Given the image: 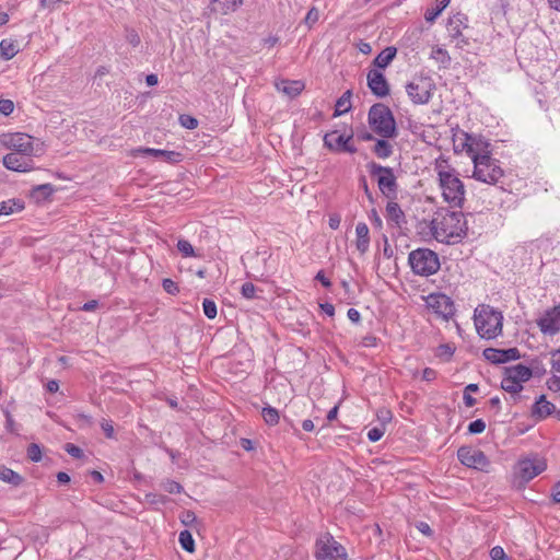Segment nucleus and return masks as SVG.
<instances>
[{
  "instance_id": "7ed1b4c3",
  "label": "nucleus",
  "mask_w": 560,
  "mask_h": 560,
  "mask_svg": "<svg viewBox=\"0 0 560 560\" xmlns=\"http://www.w3.org/2000/svg\"><path fill=\"white\" fill-rule=\"evenodd\" d=\"M474 322L481 338L494 339L502 334L503 314L490 305H478L474 312Z\"/></svg>"
},
{
  "instance_id": "79ce46f5",
  "label": "nucleus",
  "mask_w": 560,
  "mask_h": 560,
  "mask_svg": "<svg viewBox=\"0 0 560 560\" xmlns=\"http://www.w3.org/2000/svg\"><path fill=\"white\" fill-rule=\"evenodd\" d=\"M177 249L182 253L184 257H192L195 256V250L192 245L186 240H179L177 242Z\"/></svg>"
},
{
  "instance_id": "ddd939ff",
  "label": "nucleus",
  "mask_w": 560,
  "mask_h": 560,
  "mask_svg": "<svg viewBox=\"0 0 560 560\" xmlns=\"http://www.w3.org/2000/svg\"><path fill=\"white\" fill-rule=\"evenodd\" d=\"M537 327L545 336H555L560 332V304L544 311L536 319Z\"/></svg>"
},
{
  "instance_id": "69168bd1",
  "label": "nucleus",
  "mask_w": 560,
  "mask_h": 560,
  "mask_svg": "<svg viewBox=\"0 0 560 560\" xmlns=\"http://www.w3.org/2000/svg\"><path fill=\"white\" fill-rule=\"evenodd\" d=\"M145 499L150 503H165L166 502V498L164 495H158L154 493H148L145 495Z\"/></svg>"
},
{
  "instance_id": "0eeeda50",
  "label": "nucleus",
  "mask_w": 560,
  "mask_h": 560,
  "mask_svg": "<svg viewBox=\"0 0 560 560\" xmlns=\"http://www.w3.org/2000/svg\"><path fill=\"white\" fill-rule=\"evenodd\" d=\"M366 167L370 175L376 179L378 189L382 195L387 199H396L398 184L394 174V170L375 162H370Z\"/></svg>"
},
{
  "instance_id": "c03bdc74",
  "label": "nucleus",
  "mask_w": 560,
  "mask_h": 560,
  "mask_svg": "<svg viewBox=\"0 0 560 560\" xmlns=\"http://www.w3.org/2000/svg\"><path fill=\"white\" fill-rule=\"evenodd\" d=\"M486 429V422L482 419H477L469 423L468 432L470 434H480Z\"/></svg>"
},
{
  "instance_id": "f3484780",
  "label": "nucleus",
  "mask_w": 560,
  "mask_h": 560,
  "mask_svg": "<svg viewBox=\"0 0 560 560\" xmlns=\"http://www.w3.org/2000/svg\"><path fill=\"white\" fill-rule=\"evenodd\" d=\"M462 136L464 137H459V139L469 141L468 155L471 158L472 162L474 159L479 156L491 155L490 143L485 137L468 132L463 133Z\"/></svg>"
},
{
  "instance_id": "603ef678",
  "label": "nucleus",
  "mask_w": 560,
  "mask_h": 560,
  "mask_svg": "<svg viewBox=\"0 0 560 560\" xmlns=\"http://www.w3.org/2000/svg\"><path fill=\"white\" fill-rule=\"evenodd\" d=\"M197 521V517H196V514L192 512V511H184L180 515V522L185 525V526H190L191 524H194L195 522Z\"/></svg>"
},
{
  "instance_id": "9d476101",
  "label": "nucleus",
  "mask_w": 560,
  "mask_h": 560,
  "mask_svg": "<svg viewBox=\"0 0 560 560\" xmlns=\"http://www.w3.org/2000/svg\"><path fill=\"white\" fill-rule=\"evenodd\" d=\"M316 560H348L345 547L331 535L326 534L316 541Z\"/></svg>"
},
{
  "instance_id": "b1692460",
  "label": "nucleus",
  "mask_w": 560,
  "mask_h": 560,
  "mask_svg": "<svg viewBox=\"0 0 560 560\" xmlns=\"http://www.w3.org/2000/svg\"><path fill=\"white\" fill-rule=\"evenodd\" d=\"M467 16L463 13H456L448 19L446 28L452 39H457L463 35V30L467 26Z\"/></svg>"
},
{
  "instance_id": "49530a36",
  "label": "nucleus",
  "mask_w": 560,
  "mask_h": 560,
  "mask_svg": "<svg viewBox=\"0 0 560 560\" xmlns=\"http://www.w3.org/2000/svg\"><path fill=\"white\" fill-rule=\"evenodd\" d=\"M385 433L384 427H375L368 432V439L371 442H377L382 439Z\"/></svg>"
},
{
  "instance_id": "2f4dec72",
  "label": "nucleus",
  "mask_w": 560,
  "mask_h": 560,
  "mask_svg": "<svg viewBox=\"0 0 560 560\" xmlns=\"http://www.w3.org/2000/svg\"><path fill=\"white\" fill-rule=\"evenodd\" d=\"M0 480L5 483L19 487L23 482V477L16 471L5 466L0 467Z\"/></svg>"
},
{
  "instance_id": "f03ea898",
  "label": "nucleus",
  "mask_w": 560,
  "mask_h": 560,
  "mask_svg": "<svg viewBox=\"0 0 560 560\" xmlns=\"http://www.w3.org/2000/svg\"><path fill=\"white\" fill-rule=\"evenodd\" d=\"M435 171L443 200L453 208H462L464 206L466 190L457 171L448 166L445 161H438Z\"/></svg>"
},
{
  "instance_id": "7c9ffc66",
  "label": "nucleus",
  "mask_w": 560,
  "mask_h": 560,
  "mask_svg": "<svg viewBox=\"0 0 560 560\" xmlns=\"http://www.w3.org/2000/svg\"><path fill=\"white\" fill-rule=\"evenodd\" d=\"M19 52V45L13 39H2L0 42V58L11 60Z\"/></svg>"
},
{
  "instance_id": "a878e982",
  "label": "nucleus",
  "mask_w": 560,
  "mask_h": 560,
  "mask_svg": "<svg viewBox=\"0 0 560 560\" xmlns=\"http://www.w3.org/2000/svg\"><path fill=\"white\" fill-rule=\"evenodd\" d=\"M355 247L360 254H365L370 247V231L364 222H359L355 226Z\"/></svg>"
},
{
  "instance_id": "cd10ccee",
  "label": "nucleus",
  "mask_w": 560,
  "mask_h": 560,
  "mask_svg": "<svg viewBox=\"0 0 560 560\" xmlns=\"http://www.w3.org/2000/svg\"><path fill=\"white\" fill-rule=\"evenodd\" d=\"M243 3V0H211V11L222 15L235 12Z\"/></svg>"
},
{
  "instance_id": "c9c22d12",
  "label": "nucleus",
  "mask_w": 560,
  "mask_h": 560,
  "mask_svg": "<svg viewBox=\"0 0 560 560\" xmlns=\"http://www.w3.org/2000/svg\"><path fill=\"white\" fill-rule=\"evenodd\" d=\"M261 417L268 425H276L280 420L279 411L271 406H266L262 408Z\"/></svg>"
},
{
  "instance_id": "f257e3e1",
  "label": "nucleus",
  "mask_w": 560,
  "mask_h": 560,
  "mask_svg": "<svg viewBox=\"0 0 560 560\" xmlns=\"http://www.w3.org/2000/svg\"><path fill=\"white\" fill-rule=\"evenodd\" d=\"M430 231L438 242L453 244L466 235L467 222L463 212L442 209L434 213Z\"/></svg>"
},
{
  "instance_id": "20e7f679",
  "label": "nucleus",
  "mask_w": 560,
  "mask_h": 560,
  "mask_svg": "<svg viewBox=\"0 0 560 560\" xmlns=\"http://www.w3.org/2000/svg\"><path fill=\"white\" fill-rule=\"evenodd\" d=\"M368 124L372 131L381 138H395L398 135L394 115L390 108L383 103H376L370 107Z\"/></svg>"
},
{
  "instance_id": "473e14b6",
  "label": "nucleus",
  "mask_w": 560,
  "mask_h": 560,
  "mask_svg": "<svg viewBox=\"0 0 560 560\" xmlns=\"http://www.w3.org/2000/svg\"><path fill=\"white\" fill-rule=\"evenodd\" d=\"M351 96L350 90L346 91L336 102L334 116L338 117L351 109Z\"/></svg>"
},
{
  "instance_id": "c756f323",
  "label": "nucleus",
  "mask_w": 560,
  "mask_h": 560,
  "mask_svg": "<svg viewBox=\"0 0 560 560\" xmlns=\"http://www.w3.org/2000/svg\"><path fill=\"white\" fill-rule=\"evenodd\" d=\"M397 49L393 46L383 49L374 59L373 63L381 69H385L396 57Z\"/></svg>"
},
{
  "instance_id": "4468645a",
  "label": "nucleus",
  "mask_w": 560,
  "mask_h": 560,
  "mask_svg": "<svg viewBox=\"0 0 560 560\" xmlns=\"http://www.w3.org/2000/svg\"><path fill=\"white\" fill-rule=\"evenodd\" d=\"M458 460L469 468L483 470L489 466V459L480 450L469 446H462L457 451Z\"/></svg>"
},
{
  "instance_id": "5701e85b",
  "label": "nucleus",
  "mask_w": 560,
  "mask_h": 560,
  "mask_svg": "<svg viewBox=\"0 0 560 560\" xmlns=\"http://www.w3.org/2000/svg\"><path fill=\"white\" fill-rule=\"evenodd\" d=\"M550 364L553 375L547 380V386L550 390L560 392V349L551 352Z\"/></svg>"
},
{
  "instance_id": "a18cd8bd",
  "label": "nucleus",
  "mask_w": 560,
  "mask_h": 560,
  "mask_svg": "<svg viewBox=\"0 0 560 560\" xmlns=\"http://www.w3.org/2000/svg\"><path fill=\"white\" fill-rule=\"evenodd\" d=\"M241 292L245 299H254L256 293V287L252 282H245L241 288Z\"/></svg>"
},
{
  "instance_id": "c85d7f7f",
  "label": "nucleus",
  "mask_w": 560,
  "mask_h": 560,
  "mask_svg": "<svg viewBox=\"0 0 560 560\" xmlns=\"http://www.w3.org/2000/svg\"><path fill=\"white\" fill-rule=\"evenodd\" d=\"M389 138H381L375 140V144L372 148V152L382 160L389 158L393 152V145L388 141Z\"/></svg>"
},
{
  "instance_id": "5fc2aeb1",
  "label": "nucleus",
  "mask_w": 560,
  "mask_h": 560,
  "mask_svg": "<svg viewBox=\"0 0 560 560\" xmlns=\"http://www.w3.org/2000/svg\"><path fill=\"white\" fill-rule=\"evenodd\" d=\"M432 57L435 58L436 60H440L443 63L450 61V57L447 55V51L445 49H443V48H440V47L435 48L432 51Z\"/></svg>"
},
{
  "instance_id": "6ab92c4d",
  "label": "nucleus",
  "mask_w": 560,
  "mask_h": 560,
  "mask_svg": "<svg viewBox=\"0 0 560 560\" xmlns=\"http://www.w3.org/2000/svg\"><path fill=\"white\" fill-rule=\"evenodd\" d=\"M483 357L491 363L500 364L520 359L521 354L517 348L494 349L487 348L483 350Z\"/></svg>"
},
{
  "instance_id": "423d86ee",
  "label": "nucleus",
  "mask_w": 560,
  "mask_h": 560,
  "mask_svg": "<svg viewBox=\"0 0 560 560\" xmlns=\"http://www.w3.org/2000/svg\"><path fill=\"white\" fill-rule=\"evenodd\" d=\"M472 163V178L478 182L495 185L504 175L500 162L491 155L474 159Z\"/></svg>"
},
{
  "instance_id": "1a4fd4ad",
  "label": "nucleus",
  "mask_w": 560,
  "mask_h": 560,
  "mask_svg": "<svg viewBox=\"0 0 560 560\" xmlns=\"http://www.w3.org/2000/svg\"><path fill=\"white\" fill-rule=\"evenodd\" d=\"M435 90V83L429 75H417L406 84V92L410 101L416 105H424L430 102Z\"/></svg>"
},
{
  "instance_id": "e2e57ef3",
  "label": "nucleus",
  "mask_w": 560,
  "mask_h": 560,
  "mask_svg": "<svg viewBox=\"0 0 560 560\" xmlns=\"http://www.w3.org/2000/svg\"><path fill=\"white\" fill-rule=\"evenodd\" d=\"M436 371L431 368H425L422 372V380L427 382H432L436 378Z\"/></svg>"
},
{
  "instance_id": "4c0bfd02",
  "label": "nucleus",
  "mask_w": 560,
  "mask_h": 560,
  "mask_svg": "<svg viewBox=\"0 0 560 560\" xmlns=\"http://www.w3.org/2000/svg\"><path fill=\"white\" fill-rule=\"evenodd\" d=\"M23 209V203L21 201H15V200H7V201H1L0 202V215L4 214V215H8V214H11L13 213L15 210H22Z\"/></svg>"
},
{
  "instance_id": "338daca9",
  "label": "nucleus",
  "mask_w": 560,
  "mask_h": 560,
  "mask_svg": "<svg viewBox=\"0 0 560 560\" xmlns=\"http://www.w3.org/2000/svg\"><path fill=\"white\" fill-rule=\"evenodd\" d=\"M127 40L130 45L133 47L138 46L140 44V37L137 32L130 31L127 34Z\"/></svg>"
},
{
  "instance_id": "8fccbe9b",
  "label": "nucleus",
  "mask_w": 560,
  "mask_h": 560,
  "mask_svg": "<svg viewBox=\"0 0 560 560\" xmlns=\"http://www.w3.org/2000/svg\"><path fill=\"white\" fill-rule=\"evenodd\" d=\"M490 558L492 560H509L504 549L500 546H495L490 550Z\"/></svg>"
},
{
  "instance_id": "6e6d98bb",
  "label": "nucleus",
  "mask_w": 560,
  "mask_h": 560,
  "mask_svg": "<svg viewBox=\"0 0 560 560\" xmlns=\"http://www.w3.org/2000/svg\"><path fill=\"white\" fill-rule=\"evenodd\" d=\"M376 416L382 422V427L392 420V412L386 408L378 409Z\"/></svg>"
},
{
  "instance_id": "de8ad7c7",
  "label": "nucleus",
  "mask_w": 560,
  "mask_h": 560,
  "mask_svg": "<svg viewBox=\"0 0 560 560\" xmlns=\"http://www.w3.org/2000/svg\"><path fill=\"white\" fill-rule=\"evenodd\" d=\"M14 110V103L11 100H0V113L4 116H9Z\"/></svg>"
},
{
  "instance_id": "f8f14e48",
  "label": "nucleus",
  "mask_w": 560,
  "mask_h": 560,
  "mask_svg": "<svg viewBox=\"0 0 560 560\" xmlns=\"http://www.w3.org/2000/svg\"><path fill=\"white\" fill-rule=\"evenodd\" d=\"M0 144L15 153L31 156L34 153L33 137L23 132L3 133L0 136Z\"/></svg>"
},
{
  "instance_id": "13d9d810",
  "label": "nucleus",
  "mask_w": 560,
  "mask_h": 560,
  "mask_svg": "<svg viewBox=\"0 0 560 560\" xmlns=\"http://www.w3.org/2000/svg\"><path fill=\"white\" fill-rule=\"evenodd\" d=\"M369 219L371 221V223L377 228V229H382L383 226V221L381 219V217L378 215L376 209H372L370 214H369Z\"/></svg>"
},
{
  "instance_id": "680f3d73",
  "label": "nucleus",
  "mask_w": 560,
  "mask_h": 560,
  "mask_svg": "<svg viewBox=\"0 0 560 560\" xmlns=\"http://www.w3.org/2000/svg\"><path fill=\"white\" fill-rule=\"evenodd\" d=\"M417 529L422 533L423 535L430 537L433 535V530L431 529L430 525L425 522H418L416 524Z\"/></svg>"
},
{
  "instance_id": "a19ab883",
  "label": "nucleus",
  "mask_w": 560,
  "mask_h": 560,
  "mask_svg": "<svg viewBox=\"0 0 560 560\" xmlns=\"http://www.w3.org/2000/svg\"><path fill=\"white\" fill-rule=\"evenodd\" d=\"M162 488L168 493H180L184 490L179 482L171 479L164 480L162 482Z\"/></svg>"
},
{
  "instance_id": "9b49d317",
  "label": "nucleus",
  "mask_w": 560,
  "mask_h": 560,
  "mask_svg": "<svg viewBox=\"0 0 560 560\" xmlns=\"http://www.w3.org/2000/svg\"><path fill=\"white\" fill-rule=\"evenodd\" d=\"M547 468V463L538 456L520 459L514 469V477L520 483H527Z\"/></svg>"
},
{
  "instance_id": "4d7b16f0",
  "label": "nucleus",
  "mask_w": 560,
  "mask_h": 560,
  "mask_svg": "<svg viewBox=\"0 0 560 560\" xmlns=\"http://www.w3.org/2000/svg\"><path fill=\"white\" fill-rule=\"evenodd\" d=\"M318 18H319V13H318V10L316 8H312L306 16H305V23L308 25V26H312L314 23H316L318 21Z\"/></svg>"
},
{
  "instance_id": "052dcab7",
  "label": "nucleus",
  "mask_w": 560,
  "mask_h": 560,
  "mask_svg": "<svg viewBox=\"0 0 560 560\" xmlns=\"http://www.w3.org/2000/svg\"><path fill=\"white\" fill-rule=\"evenodd\" d=\"M101 428L103 429L105 435L108 438V439H112L114 436V427L112 424V421H108V420H103L101 422Z\"/></svg>"
},
{
  "instance_id": "f704fd0d",
  "label": "nucleus",
  "mask_w": 560,
  "mask_h": 560,
  "mask_svg": "<svg viewBox=\"0 0 560 560\" xmlns=\"http://www.w3.org/2000/svg\"><path fill=\"white\" fill-rule=\"evenodd\" d=\"M453 343H442L435 349V357L444 362H450L455 352Z\"/></svg>"
},
{
  "instance_id": "3c124183",
  "label": "nucleus",
  "mask_w": 560,
  "mask_h": 560,
  "mask_svg": "<svg viewBox=\"0 0 560 560\" xmlns=\"http://www.w3.org/2000/svg\"><path fill=\"white\" fill-rule=\"evenodd\" d=\"M179 120L182 126L187 129H195L198 126L197 119L189 115H182Z\"/></svg>"
},
{
  "instance_id": "37998d69",
  "label": "nucleus",
  "mask_w": 560,
  "mask_h": 560,
  "mask_svg": "<svg viewBox=\"0 0 560 560\" xmlns=\"http://www.w3.org/2000/svg\"><path fill=\"white\" fill-rule=\"evenodd\" d=\"M27 457L35 463L42 459V450L38 444L32 443L27 447Z\"/></svg>"
},
{
  "instance_id": "72a5a7b5",
  "label": "nucleus",
  "mask_w": 560,
  "mask_h": 560,
  "mask_svg": "<svg viewBox=\"0 0 560 560\" xmlns=\"http://www.w3.org/2000/svg\"><path fill=\"white\" fill-rule=\"evenodd\" d=\"M451 0H436L435 5L428 8L424 13L427 22H433L442 13V11L450 4Z\"/></svg>"
},
{
  "instance_id": "ea45409f",
  "label": "nucleus",
  "mask_w": 560,
  "mask_h": 560,
  "mask_svg": "<svg viewBox=\"0 0 560 560\" xmlns=\"http://www.w3.org/2000/svg\"><path fill=\"white\" fill-rule=\"evenodd\" d=\"M202 308H203L205 315L209 319L215 318L218 312H217V304L214 303V301H212L210 299H205L202 301Z\"/></svg>"
},
{
  "instance_id": "bb28decb",
  "label": "nucleus",
  "mask_w": 560,
  "mask_h": 560,
  "mask_svg": "<svg viewBox=\"0 0 560 560\" xmlns=\"http://www.w3.org/2000/svg\"><path fill=\"white\" fill-rule=\"evenodd\" d=\"M386 219L398 228L406 223L405 213L394 199H389L386 205Z\"/></svg>"
},
{
  "instance_id": "6e6552de",
  "label": "nucleus",
  "mask_w": 560,
  "mask_h": 560,
  "mask_svg": "<svg viewBox=\"0 0 560 560\" xmlns=\"http://www.w3.org/2000/svg\"><path fill=\"white\" fill-rule=\"evenodd\" d=\"M532 376V370L522 363L508 366L504 369L501 388L511 395H517L523 389V383Z\"/></svg>"
},
{
  "instance_id": "e433bc0d",
  "label": "nucleus",
  "mask_w": 560,
  "mask_h": 560,
  "mask_svg": "<svg viewBox=\"0 0 560 560\" xmlns=\"http://www.w3.org/2000/svg\"><path fill=\"white\" fill-rule=\"evenodd\" d=\"M178 541L180 544V547L186 550L187 552H194L195 551V540L192 538V535L189 530L185 529L179 533Z\"/></svg>"
},
{
  "instance_id": "864d4df0",
  "label": "nucleus",
  "mask_w": 560,
  "mask_h": 560,
  "mask_svg": "<svg viewBox=\"0 0 560 560\" xmlns=\"http://www.w3.org/2000/svg\"><path fill=\"white\" fill-rule=\"evenodd\" d=\"M65 450L70 456L74 458H81L83 456V451L72 443H67L65 445Z\"/></svg>"
},
{
  "instance_id": "412c9836",
  "label": "nucleus",
  "mask_w": 560,
  "mask_h": 560,
  "mask_svg": "<svg viewBox=\"0 0 560 560\" xmlns=\"http://www.w3.org/2000/svg\"><path fill=\"white\" fill-rule=\"evenodd\" d=\"M137 152L143 155H152L154 158L161 159L168 164H177L183 161V154L177 151H167L154 148H139Z\"/></svg>"
},
{
  "instance_id": "4be33fe9",
  "label": "nucleus",
  "mask_w": 560,
  "mask_h": 560,
  "mask_svg": "<svg viewBox=\"0 0 560 560\" xmlns=\"http://www.w3.org/2000/svg\"><path fill=\"white\" fill-rule=\"evenodd\" d=\"M275 86L278 92L287 95L290 98H294L301 94V92L305 88V84L301 80L281 79L279 81H276Z\"/></svg>"
},
{
  "instance_id": "58836bf2",
  "label": "nucleus",
  "mask_w": 560,
  "mask_h": 560,
  "mask_svg": "<svg viewBox=\"0 0 560 560\" xmlns=\"http://www.w3.org/2000/svg\"><path fill=\"white\" fill-rule=\"evenodd\" d=\"M463 133H467L464 130H458L453 136V144L455 152H466L468 154V145L469 141L462 140L459 137H463Z\"/></svg>"
},
{
  "instance_id": "0e129e2a",
  "label": "nucleus",
  "mask_w": 560,
  "mask_h": 560,
  "mask_svg": "<svg viewBox=\"0 0 560 560\" xmlns=\"http://www.w3.org/2000/svg\"><path fill=\"white\" fill-rule=\"evenodd\" d=\"M551 498L555 503L560 504V481H557L551 488Z\"/></svg>"
},
{
  "instance_id": "2eb2a0df",
  "label": "nucleus",
  "mask_w": 560,
  "mask_h": 560,
  "mask_svg": "<svg viewBox=\"0 0 560 560\" xmlns=\"http://www.w3.org/2000/svg\"><path fill=\"white\" fill-rule=\"evenodd\" d=\"M352 136L340 135L337 130L324 136V144L335 152L355 153L357 148L351 142Z\"/></svg>"
},
{
  "instance_id": "774afa93",
  "label": "nucleus",
  "mask_w": 560,
  "mask_h": 560,
  "mask_svg": "<svg viewBox=\"0 0 560 560\" xmlns=\"http://www.w3.org/2000/svg\"><path fill=\"white\" fill-rule=\"evenodd\" d=\"M319 307L329 317H332L335 315V306L331 303H322L319 304Z\"/></svg>"
},
{
  "instance_id": "a211bd4d",
  "label": "nucleus",
  "mask_w": 560,
  "mask_h": 560,
  "mask_svg": "<svg viewBox=\"0 0 560 560\" xmlns=\"http://www.w3.org/2000/svg\"><path fill=\"white\" fill-rule=\"evenodd\" d=\"M368 86L377 97H385L389 94V85L385 75L378 70H370L368 75Z\"/></svg>"
},
{
  "instance_id": "393cba45",
  "label": "nucleus",
  "mask_w": 560,
  "mask_h": 560,
  "mask_svg": "<svg viewBox=\"0 0 560 560\" xmlns=\"http://www.w3.org/2000/svg\"><path fill=\"white\" fill-rule=\"evenodd\" d=\"M555 409V405L548 401L545 395H540L532 407V416L537 420H542L550 416Z\"/></svg>"
},
{
  "instance_id": "39448f33",
  "label": "nucleus",
  "mask_w": 560,
  "mask_h": 560,
  "mask_svg": "<svg viewBox=\"0 0 560 560\" xmlns=\"http://www.w3.org/2000/svg\"><path fill=\"white\" fill-rule=\"evenodd\" d=\"M408 262L413 273L422 277L436 273L441 266L438 254L429 248L411 250L408 256Z\"/></svg>"
},
{
  "instance_id": "dca6fc26",
  "label": "nucleus",
  "mask_w": 560,
  "mask_h": 560,
  "mask_svg": "<svg viewBox=\"0 0 560 560\" xmlns=\"http://www.w3.org/2000/svg\"><path fill=\"white\" fill-rule=\"evenodd\" d=\"M429 307L440 317L447 320L455 314L454 303L445 294H431L428 298Z\"/></svg>"
},
{
  "instance_id": "aec40b11",
  "label": "nucleus",
  "mask_w": 560,
  "mask_h": 560,
  "mask_svg": "<svg viewBox=\"0 0 560 560\" xmlns=\"http://www.w3.org/2000/svg\"><path fill=\"white\" fill-rule=\"evenodd\" d=\"M3 165L14 172H30L34 168L33 160L27 155L11 152L3 156Z\"/></svg>"
},
{
  "instance_id": "09e8293b",
  "label": "nucleus",
  "mask_w": 560,
  "mask_h": 560,
  "mask_svg": "<svg viewBox=\"0 0 560 560\" xmlns=\"http://www.w3.org/2000/svg\"><path fill=\"white\" fill-rule=\"evenodd\" d=\"M163 289L172 295H176L179 292V288L176 282H174L172 279H164L162 282Z\"/></svg>"
},
{
  "instance_id": "bf43d9fd",
  "label": "nucleus",
  "mask_w": 560,
  "mask_h": 560,
  "mask_svg": "<svg viewBox=\"0 0 560 560\" xmlns=\"http://www.w3.org/2000/svg\"><path fill=\"white\" fill-rule=\"evenodd\" d=\"M377 342H378V338L373 335H366L361 340V345L366 348L376 347Z\"/></svg>"
}]
</instances>
